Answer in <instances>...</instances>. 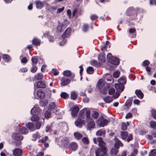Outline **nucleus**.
I'll list each match as a JSON object with an SVG mask.
<instances>
[{
	"instance_id": "57",
	"label": "nucleus",
	"mask_w": 156,
	"mask_h": 156,
	"mask_svg": "<svg viewBox=\"0 0 156 156\" xmlns=\"http://www.w3.org/2000/svg\"><path fill=\"white\" fill-rule=\"evenodd\" d=\"M149 156H156V150H152L149 154Z\"/></svg>"
},
{
	"instance_id": "11",
	"label": "nucleus",
	"mask_w": 156,
	"mask_h": 156,
	"mask_svg": "<svg viewBox=\"0 0 156 156\" xmlns=\"http://www.w3.org/2000/svg\"><path fill=\"white\" fill-rule=\"evenodd\" d=\"M115 87L116 90L119 92H121L124 89V86L119 83L115 84Z\"/></svg>"
},
{
	"instance_id": "8",
	"label": "nucleus",
	"mask_w": 156,
	"mask_h": 156,
	"mask_svg": "<svg viewBox=\"0 0 156 156\" xmlns=\"http://www.w3.org/2000/svg\"><path fill=\"white\" fill-rule=\"evenodd\" d=\"M69 142V140L67 137L63 138L61 140L62 145L67 148L68 147Z\"/></svg>"
},
{
	"instance_id": "10",
	"label": "nucleus",
	"mask_w": 156,
	"mask_h": 156,
	"mask_svg": "<svg viewBox=\"0 0 156 156\" xmlns=\"http://www.w3.org/2000/svg\"><path fill=\"white\" fill-rule=\"evenodd\" d=\"M79 108L77 106H74L72 108L71 112V115L75 117L79 112Z\"/></svg>"
},
{
	"instance_id": "33",
	"label": "nucleus",
	"mask_w": 156,
	"mask_h": 156,
	"mask_svg": "<svg viewBox=\"0 0 156 156\" xmlns=\"http://www.w3.org/2000/svg\"><path fill=\"white\" fill-rule=\"evenodd\" d=\"M97 85L98 88L99 89H101L105 85V83L102 80H99L98 83Z\"/></svg>"
},
{
	"instance_id": "38",
	"label": "nucleus",
	"mask_w": 156,
	"mask_h": 156,
	"mask_svg": "<svg viewBox=\"0 0 156 156\" xmlns=\"http://www.w3.org/2000/svg\"><path fill=\"white\" fill-rule=\"evenodd\" d=\"M48 139V137L47 136H45L44 137H42L41 139L38 140V142L39 143H41L42 144L45 143L46 141Z\"/></svg>"
},
{
	"instance_id": "64",
	"label": "nucleus",
	"mask_w": 156,
	"mask_h": 156,
	"mask_svg": "<svg viewBox=\"0 0 156 156\" xmlns=\"http://www.w3.org/2000/svg\"><path fill=\"white\" fill-rule=\"evenodd\" d=\"M119 76V73L118 71H115L113 74V76L115 78H117Z\"/></svg>"
},
{
	"instance_id": "13",
	"label": "nucleus",
	"mask_w": 156,
	"mask_h": 156,
	"mask_svg": "<svg viewBox=\"0 0 156 156\" xmlns=\"http://www.w3.org/2000/svg\"><path fill=\"white\" fill-rule=\"evenodd\" d=\"M68 147L73 151H76L77 149L78 146L76 142H72L69 144Z\"/></svg>"
},
{
	"instance_id": "53",
	"label": "nucleus",
	"mask_w": 156,
	"mask_h": 156,
	"mask_svg": "<svg viewBox=\"0 0 156 156\" xmlns=\"http://www.w3.org/2000/svg\"><path fill=\"white\" fill-rule=\"evenodd\" d=\"M151 113L153 117L156 119V110L154 109H152L151 110Z\"/></svg>"
},
{
	"instance_id": "37",
	"label": "nucleus",
	"mask_w": 156,
	"mask_h": 156,
	"mask_svg": "<svg viewBox=\"0 0 156 156\" xmlns=\"http://www.w3.org/2000/svg\"><path fill=\"white\" fill-rule=\"evenodd\" d=\"M32 116L31 118V120L33 121H38L39 119V117L38 116V114H32Z\"/></svg>"
},
{
	"instance_id": "43",
	"label": "nucleus",
	"mask_w": 156,
	"mask_h": 156,
	"mask_svg": "<svg viewBox=\"0 0 156 156\" xmlns=\"http://www.w3.org/2000/svg\"><path fill=\"white\" fill-rule=\"evenodd\" d=\"M33 140H35L36 139L40 137V135L39 133L38 132H36L33 135Z\"/></svg>"
},
{
	"instance_id": "17",
	"label": "nucleus",
	"mask_w": 156,
	"mask_h": 156,
	"mask_svg": "<svg viewBox=\"0 0 156 156\" xmlns=\"http://www.w3.org/2000/svg\"><path fill=\"white\" fill-rule=\"evenodd\" d=\"M26 126L29 130L31 131L35 130V126L32 123L29 122L26 125Z\"/></svg>"
},
{
	"instance_id": "40",
	"label": "nucleus",
	"mask_w": 156,
	"mask_h": 156,
	"mask_svg": "<svg viewBox=\"0 0 156 156\" xmlns=\"http://www.w3.org/2000/svg\"><path fill=\"white\" fill-rule=\"evenodd\" d=\"M63 75L65 76H69L72 75V73L70 70H66L63 71Z\"/></svg>"
},
{
	"instance_id": "42",
	"label": "nucleus",
	"mask_w": 156,
	"mask_h": 156,
	"mask_svg": "<svg viewBox=\"0 0 156 156\" xmlns=\"http://www.w3.org/2000/svg\"><path fill=\"white\" fill-rule=\"evenodd\" d=\"M31 113L32 114H39V111L37 107H34L31 109Z\"/></svg>"
},
{
	"instance_id": "55",
	"label": "nucleus",
	"mask_w": 156,
	"mask_h": 156,
	"mask_svg": "<svg viewBox=\"0 0 156 156\" xmlns=\"http://www.w3.org/2000/svg\"><path fill=\"white\" fill-rule=\"evenodd\" d=\"M150 63V62L147 60L144 61L141 64V65L143 66H147Z\"/></svg>"
},
{
	"instance_id": "19",
	"label": "nucleus",
	"mask_w": 156,
	"mask_h": 156,
	"mask_svg": "<svg viewBox=\"0 0 156 156\" xmlns=\"http://www.w3.org/2000/svg\"><path fill=\"white\" fill-rule=\"evenodd\" d=\"M18 132L22 134H26L28 133V130L27 129L23 127L19 126Z\"/></svg>"
},
{
	"instance_id": "49",
	"label": "nucleus",
	"mask_w": 156,
	"mask_h": 156,
	"mask_svg": "<svg viewBox=\"0 0 156 156\" xmlns=\"http://www.w3.org/2000/svg\"><path fill=\"white\" fill-rule=\"evenodd\" d=\"M105 131L100 129L97 132L96 134L97 135L101 136L103 135H105Z\"/></svg>"
},
{
	"instance_id": "59",
	"label": "nucleus",
	"mask_w": 156,
	"mask_h": 156,
	"mask_svg": "<svg viewBox=\"0 0 156 156\" xmlns=\"http://www.w3.org/2000/svg\"><path fill=\"white\" fill-rule=\"evenodd\" d=\"M52 73L54 76L58 74L59 72L56 69H53L52 70Z\"/></svg>"
},
{
	"instance_id": "32",
	"label": "nucleus",
	"mask_w": 156,
	"mask_h": 156,
	"mask_svg": "<svg viewBox=\"0 0 156 156\" xmlns=\"http://www.w3.org/2000/svg\"><path fill=\"white\" fill-rule=\"evenodd\" d=\"M74 136L75 138L78 140H80L82 137V135L79 132H75L74 133Z\"/></svg>"
},
{
	"instance_id": "58",
	"label": "nucleus",
	"mask_w": 156,
	"mask_h": 156,
	"mask_svg": "<svg viewBox=\"0 0 156 156\" xmlns=\"http://www.w3.org/2000/svg\"><path fill=\"white\" fill-rule=\"evenodd\" d=\"M82 140L83 142L85 144H88L89 143L88 139L87 137H83L82 138Z\"/></svg>"
},
{
	"instance_id": "6",
	"label": "nucleus",
	"mask_w": 156,
	"mask_h": 156,
	"mask_svg": "<svg viewBox=\"0 0 156 156\" xmlns=\"http://www.w3.org/2000/svg\"><path fill=\"white\" fill-rule=\"evenodd\" d=\"M12 138L15 140L20 141L22 140L23 138V136L20 134L14 133H12Z\"/></svg>"
},
{
	"instance_id": "12",
	"label": "nucleus",
	"mask_w": 156,
	"mask_h": 156,
	"mask_svg": "<svg viewBox=\"0 0 156 156\" xmlns=\"http://www.w3.org/2000/svg\"><path fill=\"white\" fill-rule=\"evenodd\" d=\"M115 143L114 147L119 149L120 147H122L123 144L121 141L118 138H115Z\"/></svg>"
},
{
	"instance_id": "39",
	"label": "nucleus",
	"mask_w": 156,
	"mask_h": 156,
	"mask_svg": "<svg viewBox=\"0 0 156 156\" xmlns=\"http://www.w3.org/2000/svg\"><path fill=\"white\" fill-rule=\"evenodd\" d=\"M60 97L64 99H67L69 97V95L65 92H62L60 94Z\"/></svg>"
},
{
	"instance_id": "15",
	"label": "nucleus",
	"mask_w": 156,
	"mask_h": 156,
	"mask_svg": "<svg viewBox=\"0 0 156 156\" xmlns=\"http://www.w3.org/2000/svg\"><path fill=\"white\" fill-rule=\"evenodd\" d=\"M109 62L114 65H118L119 63V60L117 57H113L110 60Z\"/></svg>"
},
{
	"instance_id": "61",
	"label": "nucleus",
	"mask_w": 156,
	"mask_h": 156,
	"mask_svg": "<svg viewBox=\"0 0 156 156\" xmlns=\"http://www.w3.org/2000/svg\"><path fill=\"white\" fill-rule=\"evenodd\" d=\"M133 138V136L132 134H130L127 138V139H126V141H127L128 142H129L130 141L132 140Z\"/></svg>"
},
{
	"instance_id": "46",
	"label": "nucleus",
	"mask_w": 156,
	"mask_h": 156,
	"mask_svg": "<svg viewBox=\"0 0 156 156\" xmlns=\"http://www.w3.org/2000/svg\"><path fill=\"white\" fill-rule=\"evenodd\" d=\"M55 103H51L49 105L48 109L51 111L55 109Z\"/></svg>"
},
{
	"instance_id": "25",
	"label": "nucleus",
	"mask_w": 156,
	"mask_h": 156,
	"mask_svg": "<svg viewBox=\"0 0 156 156\" xmlns=\"http://www.w3.org/2000/svg\"><path fill=\"white\" fill-rule=\"evenodd\" d=\"M133 97H131L127 99L125 103V105L126 107H128L131 105L133 100Z\"/></svg>"
},
{
	"instance_id": "54",
	"label": "nucleus",
	"mask_w": 156,
	"mask_h": 156,
	"mask_svg": "<svg viewBox=\"0 0 156 156\" xmlns=\"http://www.w3.org/2000/svg\"><path fill=\"white\" fill-rule=\"evenodd\" d=\"M150 126L154 129H156V122L151 121L150 122Z\"/></svg>"
},
{
	"instance_id": "18",
	"label": "nucleus",
	"mask_w": 156,
	"mask_h": 156,
	"mask_svg": "<svg viewBox=\"0 0 156 156\" xmlns=\"http://www.w3.org/2000/svg\"><path fill=\"white\" fill-rule=\"evenodd\" d=\"M129 34L130 37L134 38L136 36V30L134 28H130L129 30Z\"/></svg>"
},
{
	"instance_id": "24",
	"label": "nucleus",
	"mask_w": 156,
	"mask_h": 156,
	"mask_svg": "<svg viewBox=\"0 0 156 156\" xmlns=\"http://www.w3.org/2000/svg\"><path fill=\"white\" fill-rule=\"evenodd\" d=\"M121 135L122 138L124 140L126 141V139L128 136V133L127 132L121 131Z\"/></svg>"
},
{
	"instance_id": "30",
	"label": "nucleus",
	"mask_w": 156,
	"mask_h": 156,
	"mask_svg": "<svg viewBox=\"0 0 156 156\" xmlns=\"http://www.w3.org/2000/svg\"><path fill=\"white\" fill-rule=\"evenodd\" d=\"M32 62L31 65H36L38 62V59L37 56H34L32 57L31 59Z\"/></svg>"
},
{
	"instance_id": "60",
	"label": "nucleus",
	"mask_w": 156,
	"mask_h": 156,
	"mask_svg": "<svg viewBox=\"0 0 156 156\" xmlns=\"http://www.w3.org/2000/svg\"><path fill=\"white\" fill-rule=\"evenodd\" d=\"M28 71V69L27 67H25L21 68L19 71V72L24 73Z\"/></svg>"
},
{
	"instance_id": "63",
	"label": "nucleus",
	"mask_w": 156,
	"mask_h": 156,
	"mask_svg": "<svg viewBox=\"0 0 156 156\" xmlns=\"http://www.w3.org/2000/svg\"><path fill=\"white\" fill-rule=\"evenodd\" d=\"M28 62L27 59L26 57H23L21 60V62L22 63L26 64Z\"/></svg>"
},
{
	"instance_id": "48",
	"label": "nucleus",
	"mask_w": 156,
	"mask_h": 156,
	"mask_svg": "<svg viewBox=\"0 0 156 156\" xmlns=\"http://www.w3.org/2000/svg\"><path fill=\"white\" fill-rule=\"evenodd\" d=\"M51 111L48 109L47 111L45 112L44 113L45 117L46 118H48L51 116Z\"/></svg>"
},
{
	"instance_id": "56",
	"label": "nucleus",
	"mask_w": 156,
	"mask_h": 156,
	"mask_svg": "<svg viewBox=\"0 0 156 156\" xmlns=\"http://www.w3.org/2000/svg\"><path fill=\"white\" fill-rule=\"evenodd\" d=\"M41 123L40 122H37L35 124V127L36 129H39L41 126Z\"/></svg>"
},
{
	"instance_id": "4",
	"label": "nucleus",
	"mask_w": 156,
	"mask_h": 156,
	"mask_svg": "<svg viewBox=\"0 0 156 156\" xmlns=\"http://www.w3.org/2000/svg\"><path fill=\"white\" fill-rule=\"evenodd\" d=\"M108 122V120L104 119L102 115H101L97 120V123L100 127H104L107 125Z\"/></svg>"
},
{
	"instance_id": "7",
	"label": "nucleus",
	"mask_w": 156,
	"mask_h": 156,
	"mask_svg": "<svg viewBox=\"0 0 156 156\" xmlns=\"http://www.w3.org/2000/svg\"><path fill=\"white\" fill-rule=\"evenodd\" d=\"M12 154L14 156H23V150L19 148H16L13 151Z\"/></svg>"
},
{
	"instance_id": "47",
	"label": "nucleus",
	"mask_w": 156,
	"mask_h": 156,
	"mask_svg": "<svg viewBox=\"0 0 156 156\" xmlns=\"http://www.w3.org/2000/svg\"><path fill=\"white\" fill-rule=\"evenodd\" d=\"M104 101L107 103H110L112 102L113 100L110 96H107L104 99Z\"/></svg>"
},
{
	"instance_id": "36",
	"label": "nucleus",
	"mask_w": 156,
	"mask_h": 156,
	"mask_svg": "<svg viewBox=\"0 0 156 156\" xmlns=\"http://www.w3.org/2000/svg\"><path fill=\"white\" fill-rule=\"evenodd\" d=\"M118 82L122 85L125 84L126 83V79L124 76L122 77L118 80Z\"/></svg>"
},
{
	"instance_id": "20",
	"label": "nucleus",
	"mask_w": 156,
	"mask_h": 156,
	"mask_svg": "<svg viewBox=\"0 0 156 156\" xmlns=\"http://www.w3.org/2000/svg\"><path fill=\"white\" fill-rule=\"evenodd\" d=\"M135 93L139 98L142 99L143 98L144 94L140 90H136Z\"/></svg>"
},
{
	"instance_id": "35",
	"label": "nucleus",
	"mask_w": 156,
	"mask_h": 156,
	"mask_svg": "<svg viewBox=\"0 0 156 156\" xmlns=\"http://www.w3.org/2000/svg\"><path fill=\"white\" fill-rule=\"evenodd\" d=\"M86 71L88 74H92L94 73V69L92 67L89 66L87 68Z\"/></svg>"
},
{
	"instance_id": "52",
	"label": "nucleus",
	"mask_w": 156,
	"mask_h": 156,
	"mask_svg": "<svg viewBox=\"0 0 156 156\" xmlns=\"http://www.w3.org/2000/svg\"><path fill=\"white\" fill-rule=\"evenodd\" d=\"M71 97L72 99L75 100L77 97V94L74 91H73L71 92Z\"/></svg>"
},
{
	"instance_id": "44",
	"label": "nucleus",
	"mask_w": 156,
	"mask_h": 156,
	"mask_svg": "<svg viewBox=\"0 0 156 156\" xmlns=\"http://www.w3.org/2000/svg\"><path fill=\"white\" fill-rule=\"evenodd\" d=\"M89 25L88 24H84L82 27V29L83 31L85 32H86L89 28Z\"/></svg>"
},
{
	"instance_id": "28",
	"label": "nucleus",
	"mask_w": 156,
	"mask_h": 156,
	"mask_svg": "<svg viewBox=\"0 0 156 156\" xmlns=\"http://www.w3.org/2000/svg\"><path fill=\"white\" fill-rule=\"evenodd\" d=\"M43 78V75L41 73H38L35 75L34 79L36 80H42Z\"/></svg>"
},
{
	"instance_id": "22",
	"label": "nucleus",
	"mask_w": 156,
	"mask_h": 156,
	"mask_svg": "<svg viewBox=\"0 0 156 156\" xmlns=\"http://www.w3.org/2000/svg\"><path fill=\"white\" fill-rule=\"evenodd\" d=\"M46 84L44 82L42 81H40L37 82L36 87L37 88H44L46 87Z\"/></svg>"
},
{
	"instance_id": "45",
	"label": "nucleus",
	"mask_w": 156,
	"mask_h": 156,
	"mask_svg": "<svg viewBox=\"0 0 156 156\" xmlns=\"http://www.w3.org/2000/svg\"><path fill=\"white\" fill-rule=\"evenodd\" d=\"M32 67L30 69V72L32 73H36L37 69V67L36 65H32Z\"/></svg>"
},
{
	"instance_id": "27",
	"label": "nucleus",
	"mask_w": 156,
	"mask_h": 156,
	"mask_svg": "<svg viewBox=\"0 0 156 156\" xmlns=\"http://www.w3.org/2000/svg\"><path fill=\"white\" fill-rule=\"evenodd\" d=\"M119 152V149L114 147L112 148L111 151V154L112 155H114L117 154Z\"/></svg>"
},
{
	"instance_id": "51",
	"label": "nucleus",
	"mask_w": 156,
	"mask_h": 156,
	"mask_svg": "<svg viewBox=\"0 0 156 156\" xmlns=\"http://www.w3.org/2000/svg\"><path fill=\"white\" fill-rule=\"evenodd\" d=\"M92 116L94 118L96 119L99 116V113L96 111H93L92 114Z\"/></svg>"
},
{
	"instance_id": "41",
	"label": "nucleus",
	"mask_w": 156,
	"mask_h": 156,
	"mask_svg": "<svg viewBox=\"0 0 156 156\" xmlns=\"http://www.w3.org/2000/svg\"><path fill=\"white\" fill-rule=\"evenodd\" d=\"M2 58L6 62H9L10 59V56L7 54L3 55Z\"/></svg>"
},
{
	"instance_id": "26",
	"label": "nucleus",
	"mask_w": 156,
	"mask_h": 156,
	"mask_svg": "<svg viewBox=\"0 0 156 156\" xmlns=\"http://www.w3.org/2000/svg\"><path fill=\"white\" fill-rule=\"evenodd\" d=\"M95 126L94 122L93 121H90L87 124V127L89 130L92 128H94Z\"/></svg>"
},
{
	"instance_id": "1",
	"label": "nucleus",
	"mask_w": 156,
	"mask_h": 156,
	"mask_svg": "<svg viewBox=\"0 0 156 156\" xmlns=\"http://www.w3.org/2000/svg\"><path fill=\"white\" fill-rule=\"evenodd\" d=\"M85 115L86 116L87 119L89 120L90 115V111L89 110H87L86 108H84L80 111L79 115L80 118H78L75 122V125L77 127L81 128L83 125L84 124L85 121L82 119L85 118Z\"/></svg>"
},
{
	"instance_id": "16",
	"label": "nucleus",
	"mask_w": 156,
	"mask_h": 156,
	"mask_svg": "<svg viewBox=\"0 0 156 156\" xmlns=\"http://www.w3.org/2000/svg\"><path fill=\"white\" fill-rule=\"evenodd\" d=\"M37 97L40 99H42L44 98L45 94L44 91L41 90H39L37 93Z\"/></svg>"
},
{
	"instance_id": "9",
	"label": "nucleus",
	"mask_w": 156,
	"mask_h": 156,
	"mask_svg": "<svg viewBox=\"0 0 156 156\" xmlns=\"http://www.w3.org/2000/svg\"><path fill=\"white\" fill-rule=\"evenodd\" d=\"M60 81L61 82V84L62 86H65L68 85L70 82V80L69 79L65 77L62 78L60 80Z\"/></svg>"
},
{
	"instance_id": "62",
	"label": "nucleus",
	"mask_w": 156,
	"mask_h": 156,
	"mask_svg": "<svg viewBox=\"0 0 156 156\" xmlns=\"http://www.w3.org/2000/svg\"><path fill=\"white\" fill-rule=\"evenodd\" d=\"M138 151L137 150L134 149L133 152L131 153L130 156H135L137 154Z\"/></svg>"
},
{
	"instance_id": "23",
	"label": "nucleus",
	"mask_w": 156,
	"mask_h": 156,
	"mask_svg": "<svg viewBox=\"0 0 156 156\" xmlns=\"http://www.w3.org/2000/svg\"><path fill=\"white\" fill-rule=\"evenodd\" d=\"M97 141L98 142V145L99 147L106 146V143L103 141L102 137L98 138Z\"/></svg>"
},
{
	"instance_id": "21",
	"label": "nucleus",
	"mask_w": 156,
	"mask_h": 156,
	"mask_svg": "<svg viewBox=\"0 0 156 156\" xmlns=\"http://www.w3.org/2000/svg\"><path fill=\"white\" fill-rule=\"evenodd\" d=\"M32 44L35 46H39L41 43V41L39 39L35 38H34L32 41Z\"/></svg>"
},
{
	"instance_id": "50",
	"label": "nucleus",
	"mask_w": 156,
	"mask_h": 156,
	"mask_svg": "<svg viewBox=\"0 0 156 156\" xmlns=\"http://www.w3.org/2000/svg\"><path fill=\"white\" fill-rule=\"evenodd\" d=\"M36 5L37 8L41 9L43 7V4L41 2L37 1L36 2Z\"/></svg>"
},
{
	"instance_id": "5",
	"label": "nucleus",
	"mask_w": 156,
	"mask_h": 156,
	"mask_svg": "<svg viewBox=\"0 0 156 156\" xmlns=\"http://www.w3.org/2000/svg\"><path fill=\"white\" fill-rule=\"evenodd\" d=\"M69 24V22L67 19L64 20V23H59L57 27V32L60 33L62 31L63 28L65 29L67 27V24Z\"/></svg>"
},
{
	"instance_id": "34",
	"label": "nucleus",
	"mask_w": 156,
	"mask_h": 156,
	"mask_svg": "<svg viewBox=\"0 0 156 156\" xmlns=\"http://www.w3.org/2000/svg\"><path fill=\"white\" fill-rule=\"evenodd\" d=\"M129 122H127L126 123L123 122L121 124V128L123 130H125L127 129V126L129 125Z\"/></svg>"
},
{
	"instance_id": "3",
	"label": "nucleus",
	"mask_w": 156,
	"mask_h": 156,
	"mask_svg": "<svg viewBox=\"0 0 156 156\" xmlns=\"http://www.w3.org/2000/svg\"><path fill=\"white\" fill-rule=\"evenodd\" d=\"M126 13L128 16H133L132 17H130L129 18V20H133L135 19L136 17L137 16L135 13V10L133 7L129 8L126 11Z\"/></svg>"
},
{
	"instance_id": "29",
	"label": "nucleus",
	"mask_w": 156,
	"mask_h": 156,
	"mask_svg": "<svg viewBox=\"0 0 156 156\" xmlns=\"http://www.w3.org/2000/svg\"><path fill=\"white\" fill-rule=\"evenodd\" d=\"M90 64L92 66L97 67H99L101 65V64L100 62H98L97 61L95 60H91Z\"/></svg>"
},
{
	"instance_id": "31",
	"label": "nucleus",
	"mask_w": 156,
	"mask_h": 156,
	"mask_svg": "<svg viewBox=\"0 0 156 156\" xmlns=\"http://www.w3.org/2000/svg\"><path fill=\"white\" fill-rule=\"evenodd\" d=\"M98 59L101 65L103 62H105L106 61L104 55H99L98 57Z\"/></svg>"
},
{
	"instance_id": "14",
	"label": "nucleus",
	"mask_w": 156,
	"mask_h": 156,
	"mask_svg": "<svg viewBox=\"0 0 156 156\" xmlns=\"http://www.w3.org/2000/svg\"><path fill=\"white\" fill-rule=\"evenodd\" d=\"M71 29L69 28H68L65 30V32L62 34V37L63 39H65L69 36L71 34Z\"/></svg>"
},
{
	"instance_id": "2",
	"label": "nucleus",
	"mask_w": 156,
	"mask_h": 156,
	"mask_svg": "<svg viewBox=\"0 0 156 156\" xmlns=\"http://www.w3.org/2000/svg\"><path fill=\"white\" fill-rule=\"evenodd\" d=\"M107 149L106 146H101L95 150L96 156H108Z\"/></svg>"
}]
</instances>
